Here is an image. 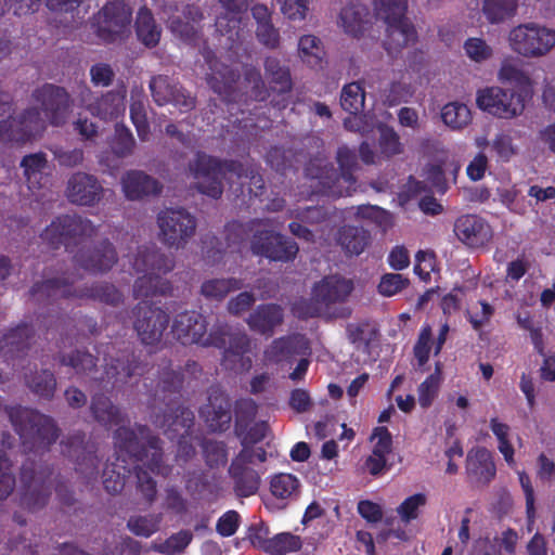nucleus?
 <instances>
[{
    "instance_id": "37998d69",
    "label": "nucleus",
    "mask_w": 555,
    "mask_h": 555,
    "mask_svg": "<svg viewBox=\"0 0 555 555\" xmlns=\"http://www.w3.org/2000/svg\"><path fill=\"white\" fill-rule=\"evenodd\" d=\"M57 361L74 370L79 376H92L98 372V358L85 349H75L69 353L60 352Z\"/></svg>"
},
{
    "instance_id": "5701e85b",
    "label": "nucleus",
    "mask_w": 555,
    "mask_h": 555,
    "mask_svg": "<svg viewBox=\"0 0 555 555\" xmlns=\"http://www.w3.org/2000/svg\"><path fill=\"white\" fill-rule=\"evenodd\" d=\"M150 90L154 102L159 106L171 103L184 112L195 107V99L167 75L153 76Z\"/></svg>"
},
{
    "instance_id": "f8f14e48",
    "label": "nucleus",
    "mask_w": 555,
    "mask_h": 555,
    "mask_svg": "<svg viewBox=\"0 0 555 555\" xmlns=\"http://www.w3.org/2000/svg\"><path fill=\"white\" fill-rule=\"evenodd\" d=\"M159 240L168 247L183 248L195 234L196 219L184 208H165L157 215Z\"/></svg>"
},
{
    "instance_id": "6ab92c4d",
    "label": "nucleus",
    "mask_w": 555,
    "mask_h": 555,
    "mask_svg": "<svg viewBox=\"0 0 555 555\" xmlns=\"http://www.w3.org/2000/svg\"><path fill=\"white\" fill-rule=\"evenodd\" d=\"M31 96L52 126L59 127L66 122L72 100L65 88L44 83L35 89Z\"/></svg>"
},
{
    "instance_id": "c03bdc74",
    "label": "nucleus",
    "mask_w": 555,
    "mask_h": 555,
    "mask_svg": "<svg viewBox=\"0 0 555 555\" xmlns=\"http://www.w3.org/2000/svg\"><path fill=\"white\" fill-rule=\"evenodd\" d=\"M135 33L138 39L147 48H154L160 40L162 29L156 24L153 13L142 7L137 14Z\"/></svg>"
},
{
    "instance_id": "f257e3e1",
    "label": "nucleus",
    "mask_w": 555,
    "mask_h": 555,
    "mask_svg": "<svg viewBox=\"0 0 555 555\" xmlns=\"http://www.w3.org/2000/svg\"><path fill=\"white\" fill-rule=\"evenodd\" d=\"M93 420L106 429L116 427L113 434L114 447L127 453L131 459L141 461L156 475L166 476L169 467L164 464L162 440L146 425L126 426L130 420L109 397L96 392L91 397L89 406Z\"/></svg>"
},
{
    "instance_id": "5fc2aeb1",
    "label": "nucleus",
    "mask_w": 555,
    "mask_h": 555,
    "mask_svg": "<svg viewBox=\"0 0 555 555\" xmlns=\"http://www.w3.org/2000/svg\"><path fill=\"white\" fill-rule=\"evenodd\" d=\"M518 0H485L483 14L490 23H499L516 13Z\"/></svg>"
},
{
    "instance_id": "0eeeda50",
    "label": "nucleus",
    "mask_w": 555,
    "mask_h": 555,
    "mask_svg": "<svg viewBox=\"0 0 555 555\" xmlns=\"http://www.w3.org/2000/svg\"><path fill=\"white\" fill-rule=\"evenodd\" d=\"M173 268V258L165 255L155 245L139 247L133 260V269L143 275L134 281V298L147 300L157 295L170 294L172 285L163 275L169 273Z\"/></svg>"
},
{
    "instance_id": "423d86ee",
    "label": "nucleus",
    "mask_w": 555,
    "mask_h": 555,
    "mask_svg": "<svg viewBox=\"0 0 555 555\" xmlns=\"http://www.w3.org/2000/svg\"><path fill=\"white\" fill-rule=\"evenodd\" d=\"M5 412L26 453L47 452L60 437L61 430L49 415L21 405L7 406Z\"/></svg>"
},
{
    "instance_id": "338daca9",
    "label": "nucleus",
    "mask_w": 555,
    "mask_h": 555,
    "mask_svg": "<svg viewBox=\"0 0 555 555\" xmlns=\"http://www.w3.org/2000/svg\"><path fill=\"white\" fill-rule=\"evenodd\" d=\"M409 285V279L404 278L400 273H386L380 278V282L377 286L378 293L383 296L390 297Z\"/></svg>"
},
{
    "instance_id": "9b49d317",
    "label": "nucleus",
    "mask_w": 555,
    "mask_h": 555,
    "mask_svg": "<svg viewBox=\"0 0 555 555\" xmlns=\"http://www.w3.org/2000/svg\"><path fill=\"white\" fill-rule=\"evenodd\" d=\"M132 318L133 330L145 346L160 343L170 321L169 314L150 300H140L132 308Z\"/></svg>"
},
{
    "instance_id": "b1692460",
    "label": "nucleus",
    "mask_w": 555,
    "mask_h": 555,
    "mask_svg": "<svg viewBox=\"0 0 555 555\" xmlns=\"http://www.w3.org/2000/svg\"><path fill=\"white\" fill-rule=\"evenodd\" d=\"M143 372V363L140 354L133 349L119 350L116 357H112L105 364L104 375L99 378L115 387L118 384H126L132 376Z\"/></svg>"
},
{
    "instance_id": "774afa93",
    "label": "nucleus",
    "mask_w": 555,
    "mask_h": 555,
    "mask_svg": "<svg viewBox=\"0 0 555 555\" xmlns=\"http://www.w3.org/2000/svg\"><path fill=\"white\" fill-rule=\"evenodd\" d=\"M379 149L386 156H393L402 152V145L398 133L390 127L384 126L379 129Z\"/></svg>"
},
{
    "instance_id": "e433bc0d",
    "label": "nucleus",
    "mask_w": 555,
    "mask_h": 555,
    "mask_svg": "<svg viewBox=\"0 0 555 555\" xmlns=\"http://www.w3.org/2000/svg\"><path fill=\"white\" fill-rule=\"evenodd\" d=\"M284 321L283 309L278 304H261L247 318L249 328L261 335L271 336L274 328Z\"/></svg>"
},
{
    "instance_id": "9d476101",
    "label": "nucleus",
    "mask_w": 555,
    "mask_h": 555,
    "mask_svg": "<svg viewBox=\"0 0 555 555\" xmlns=\"http://www.w3.org/2000/svg\"><path fill=\"white\" fill-rule=\"evenodd\" d=\"M513 51L525 57H540L555 47V29L537 23H526L514 27L508 35Z\"/></svg>"
},
{
    "instance_id": "4468645a",
    "label": "nucleus",
    "mask_w": 555,
    "mask_h": 555,
    "mask_svg": "<svg viewBox=\"0 0 555 555\" xmlns=\"http://www.w3.org/2000/svg\"><path fill=\"white\" fill-rule=\"evenodd\" d=\"M476 102L480 109L499 118H513L525 109V99L520 93L500 87L478 91Z\"/></svg>"
},
{
    "instance_id": "de8ad7c7",
    "label": "nucleus",
    "mask_w": 555,
    "mask_h": 555,
    "mask_svg": "<svg viewBox=\"0 0 555 555\" xmlns=\"http://www.w3.org/2000/svg\"><path fill=\"white\" fill-rule=\"evenodd\" d=\"M26 386L36 396L52 400L56 390V378L53 372L49 370H41L34 374L25 376Z\"/></svg>"
},
{
    "instance_id": "4c0bfd02",
    "label": "nucleus",
    "mask_w": 555,
    "mask_h": 555,
    "mask_svg": "<svg viewBox=\"0 0 555 555\" xmlns=\"http://www.w3.org/2000/svg\"><path fill=\"white\" fill-rule=\"evenodd\" d=\"M264 78L270 90L278 94L289 93L293 90L291 68L275 56H267L263 62Z\"/></svg>"
},
{
    "instance_id": "2f4dec72",
    "label": "nucleus",
    "mask_w": 555,
    "mask_h": 555,
    "mask_svg": "<svg viewBox=\"0 0 555 555\" xmlns=\"http://www.w3.org/2000/svg\"><path fill=\"white\" fill-rule=\"evenodd\" d=\"M383 42L387 53L395 57L403 48L417 41V31L406 16L386 23Z\"/></svg>"
},
{
    "instance_id": "1a4fd4ad",
    "label": "nucleus",
    "mask_w": 555,
    "mask_h": 555,
    "mask_svg": "<svg viewBox=\"0 0 555 555\" xmlns=\"http://www.w3.org/2000/svg\"><path fill=\"white\" fill-rule=\"evenodd\" d=\"M234 436L241 443V451L236 455L241 457H249L250 447L263 441L269 431L270 426L266 421L255 422L258 413L257 403L250 398H241L234 402Z\"/></svg>"
},
{
    "instance_id": "4d7b16f0",
    "label": "nucleus",
    "mask_w": 555,
    "mask_h": 555,
    "mask_svg": "<svg viewBox=\"0 0 555 555\" xmlns=\"http://www.w3.org/2000/svg\"><path fill=\"white\" fill-rule=\"evenodd\" d=\"M130 119L137 130L141 141H146L150 137V122L146 115V108L142 96L131 95Z\"/></svg>"
},
{
    "instance_id": "6e6d98bb",
    "label": "nucleus",
    "mask_w": 555,
    "mask_h": 555,
    "mask_svg": "<svg viewBox=\"0 0 555 555\" xmlns=\"http://www.w3.org/2000/svg\"><path fill=\"white\" fill-rule=\"evenodd\" d=\"M135 469V490L142 502L146 506H152L157 499V482L150 473L140 466H133Z\"/></svg>"
},
{
    "instance_id": "09e8293b",
    "label": "nucleus",
    "mask_w": 555,
    "mask_h": 555,
    "mask_svg": "<svg viewBox=\"0 0 555 555\" xmlns=\"http://www.w3.org/2000/svg\"><path fill=\"white\" fill-rule=\"evenodd\" d=\"M199 447L207 467L219 468L228 463L229 450L224 441L203 438Z\"/></svg>"
},
{
    "instance_id": "680f3d73",
    "label": "nucleus",
    "mask_w": 555,
    "mask_h": 555,
    "mask_svg": "<svg viewBox=\"0 0 555 555\" xmlns=\"http://www.w3.org/2000/svg\"><path fill=\"white\" fill-rule=\"evenodd\" d=\"M375 10L376 15L388 23L405 16L408 0H377Z\"/></svg>"
},
{
    "instance_id": "ea45409f",
    "label": "nucleus",
    "mask_w": 555,
    "mask_h": 555,
    "mask_svg": "<svg viewBox=\"0 0 555 555\" xmlns=\"http://www.w3.org/2000/svg\"><path fill=\"white\" fill-rule=\"evenodd\" d=\"M371 241V234L362 227L343 225L337 233V242L346 254L358 256L364 251Z\"/></svg>"
},
{
    "instance_id": "a878e982",
    "label": "nucleus",
    "mask_w": 555,
    "mask_h": 555,
    "mask_svg": "<svg viewBox=\"0 0 555 555\" xmlns=\"http://www.w3.org/2000/svg\"><path fill=\"white\" fill-rule=\"evenodd\" d=\"M456 237L472 248L487 245L492 236L491 225L478 215H463L454 222Z\"/></svg>"
},
{
    "instance_id": "473e14b6",
    "label": "nucleus",
    "mask_w": 555,
    "mask_h": 555,
    "mask_svg": "<svg viewBox=\"0 0 555 555\" xmlns=\"http://www.w3.org/2000/svg\"><path fill=\"white\" fill-rule=\"evenodd\" d=\"M121 186L126 198L138 201L151 195H158L163 184L142 170H129L121 177Z\"/></svg>"
},
{
    "instance_id": "a211bd4d",
    "label": "nucleus",
    "mask_w": 555,
    "mask_h": 555,
    "mask_svg": "<svg viewBox=\"0 0 555 555\" xmlns=\"http://www.w3.org/2000/svg\"><path fill=\"white\" fill-rule=\"evenodd\" d=\"M44 120L37 107L24 109L17 118L0 120V141L26 143L44 130Z\"/></svg>"
},
{
    "instance_id": "a18cd8bd",
    "label": "nucleus",
    "mask_w": 555,
    "mask_h": 555,
    "mask_svg": "<svg viewBox=\"0 0 555 555\" xmlns=\"http://www.w3.org/2000/svg\"><path fill=\"white\" fill-rule=\"evenodd\" d=\"M21 167L24 169L28 189H40L44 185V170L48 167L44 153L39 152L24 156L21 162Z\"/></svg>"
},
{
    "instance_id": "aec40b11",
    "label": "nucleus",
    "mask_w": 555,
    "mask_h": 555,
    "mask_svg": "<svg viewBox=\"0 0 555 555\" xmlns=\"http://www.w3.org/2000/svg\"><path fill=\"white\" fill-rule=\"evenodd\" d=\"M22 493L20 505L29 511L37 512L43 508L51 495V485L46 478L38 476L34 462H25L20 474Z\"/></svg>"
},
{
    "instance_id": "864d4df0",
    "label": "nucleus",
    "mask_w": 555,
    "mask_h": 555,
    "mask_svg": "<svg viewBox=\"0 0 555 555\" xmlns=\"http://www.w3.org/2000/svg\"><path fill=\"white\" fill-rule=\"evenodd\" d=\"M365 92L360 82L344 86L340 94V105L344 111L357 115L364 107Z\"/></svg>"
},
{
    "instance_id": "69168bd1",
    "label": "nucleus",
    "mask_w": 555,
    "mask_h": 555,
    "mask_svg": "<svg viewBox=\"0 0 555 555\" xmlns=\"http://www.w3.org/2000/svg\"><path fill=\"white\" fill-rule=\"evenodd\" d=\"M431 336V326L429 324H424L413 347V354L417 360L420 367L424 366L429 360Z\"/></svg>"
},
{
    "instance_id": "6e6552de",
    "label": "nucleus",
    "mask_w": 555,
    "mask_h": 555,
    "mask_svg": "<svg viewBox=\"0 0 555 555\" xmlns=\"http://www.w3.org/2000/svg\"><path fill=\"white\" fill-rule=\"evenodd\" d=\"M95 233L96 227L91 220L66 214L55 217L40 236L50 248L59 249L63 246L74 255Z\"/></svg>"
},
{
    "instance_id": "0e129e2a",
    "label": "nucleus",
    "mask_w": 555,
    "mask_h": 555,
    "mask_svg": "<svg viewBox=\"0 0 555 555\" xmlns=\"http://www.w3.org/2000/svg\"><path fill=\"white\" fill-rule=\"evenodd\" d=\"M245 80L251 85V98L255 101L263 102L267 101L272 92L270 87L266 86V82L260 74V70L256 67H248L244 72Z\"/></svg>"
},
{
    "instance_id": "c9c22d12",
    "label": "nucleus",
    "mask_w": 555,
    "mask_h": 555,
    "mask_svg": "<svg viewBox=\"0 0 555 555\" xmlns=\"http://www.w3.org/2000/svg\"><path fill=\"white\" fill-rule=\"evenodd\" d=\"M115 450L116 457L113 462H109L105 465L102 476L104 489L109 494H117L124 490L126 479L129 477L133 468L124 456H128V459L133 463L140 462L131 459L125 452H119L117 449Z\"/></svg>"
},
{
    "instance_id": "cd10ccee",
    "label": "nucleus",
    "mask_w": 555,
    "mask_h": 555,
    "mask_svg": "<svg viewBox=\"0 0 555 555\" xmlns=\"http://www.w3.org/2000/svg\"><path fill=\"white\" fill-rule=\"evenodd\" d=\"M248 460L249 457L235 455L228 468V475L233 483V492L240 499L255 495L261 485L259 473L249 466Z\"/></svg>"
},
{
    "instance_id": "8fccbe9b",
    "label": "nucleus",
    "mask_w": 555,
    "mask_h": 555,
    "mask_svg": "<svg viewBox=\"0 0 555 555\" xmlns=\"http://www.w3.org/2000/svg\"><path fill=\"white\" fill-rule=\"evenodd\" d=\"M300 481L287 473L275 474L270 480V492L279 500H294L299 495Z\"/></svg>"
},
{
    "instance_id": "3c124183",
    "label": "nucleus",
    "mask_w": 555,
    "mask_h": 555,
    "mask_svg": "<svg viewBox=\"0 0 555 555\" xmlns=\"http://www.w3.org/2000/svg\"><path fill=\"white\" fill-rule=\"evenodd\" d=\"M302 542L300 537L291 532H281L264 541L262 551L271 555H284L285 553L297 552L301 548Z\"/></svg>"
},
{
    "instance_id": "20e7f679",
    "label": "nucleus",
    "mask_w": 555,
    "mask_h": 555,
    "mask_svg": "<svg viewBox=\"0 0 555 555\" xmlns=\"http://www.w3.org/2000/svg\"><path fill=\"white\" fill-rule=\"evenodd\" d=\"M188 169L191 176L197 180L196 190L214 199H219L223 194V179L227 173L234 175L237 179L249 178L251 183L264 189L263 179L253 169L245 167L234 159H220L203 151H197L194 158L189 162Z\"/></svg>"
},
{
    "instance_id": "f704fd0d",
    "label": "nucleus",
    "mask_w": 555,
    "mask_h": 555,
    "mask_svg": "<svg viewBox=\"0 0 555 555\" xmlns=\"http://www.w3.org/2000/svg\"><path fill=\"white\" fill-rule=\"evenodd\" d=\"M203 18V12L198 7L186 5L182 15H172L168 18V28L182 41L191 43L198 37V25Z\"/></svg>"
},
{
    "instance_id": "39448f33",
    "label": "nucleus",
    "mask_w": 555,
    "mask_h": 555,
    "mask_svg": "<svg viewBox=\"0 0 555 555\" xmlns=\"http://www.w3.org/2000/svg\"><path fill=\"white\" fill-rule=\"evenodd\" d=\"M29 294L39 305H54L60 299L74 298L92 299L113 307H117L124 301L122 293L111 283L99 282L76 288L74 281H69L64 272H61V275L36 282Z\"/></svg>"
},
{
    "instance_id": "58836bf2",
    "label": "nucleus",
    "mask_w": 555,
    "mask_h": 555,
    "mask_svg": "<svg viewBox=\"0 0 555 555\" xmlns=\"http://www.w3.org/2000/svg\"><path fill=\"white\" fill-rule=\"evenodd\" d=\"M466 470L469 477L482 486L488 485L496 473L492 455L486 448H478L474 453H468Z\"/></svg>"
},
{
    "instance_id": "603ef678",
    "label": "nucleus",
    "mask_w": 555,
    "mask_h": 555,
    "mask_svg": "<svg viewBox=\"0 0 555 555\" xmlns=\"http://www.w3.org/2000/svg\"><path fill=\"white\" fill-rule=\"evenodd\" d=\"M441 118L448 127L462 129L470 122L472 113L466 104L451 102L442 107Z\"/></svg>"
},
{
    "instance_id": "79ce46f5",
    "label": "nucleus",
    "mask_w": 555,
    "mask_h": 555,
    "mask_svg": "<svg viewBox=\"0 0 555 555\" xmlns=\"http://www.w3.org/2000/svg\"><path fill=\"white\" fill-rule=\"evenodd\" d=\"M244 283L237 278H212L201 285V295L209 300L221 302L230 293L242 289Z\"/></svg>"
},
{
    "instance_id": "c85d7f7f",
    "label": "nucleus",
    "mask_w": 555,
    "mask_h": 555,
    "mask_svg": "<svg viewBox=\"0 0 555 555\" xmlns=\"http://www.w3.org/2000/svg\"><path fill=\"white\" fill-rule=\"evenodd\" d=\"M225 13L219 15L216 20L217 30L222 36H228L231 41L230 48L242 41L243 28L242 13L248 9V0H218Z\"/></svg>"
},
{
    "instance_id": "49530a36",
    "label": "nucleus",
    "mask_w": 555,
    "mask_h": 555,
    "mask_svg": "<svg viewBox=\"0 0 555 555\" xmlns=\"http://www.w3.org/2000/svg\"><path fill=\"white\" fill-rule=\"evenodd\" d=\"M298 54L309 67H322L325 51L321 39L313 35L301 36L298 42Z\"/></svg>"
},
{
    "instance_id": "a19ab883",
    "label": "nucleus",
    "mask_w": 555,
    "mask_h": 555,
    "mask_svg": "<svg viewBox=\"0 0 555 555\" xmlns=\"http://www.w3.org/2000/svg\"><path fill=\"white\" fill-rule=\"evenodd\" d=\"M369 10L360 3H349L339 13V24L344 31L354 38L363 35L367 24Z\"/></svg>"
},
{
    "instance_id": "c756f323",
    "label": "nucleus",
    "mask_w": 555,
    "mask_h": 555,
    "mask_svg": "<svg viewBox=\"0 0 555 555\" xmlns=\"http://www.w3.org/2000/svg\"><path fill=\"white\" fill-rule=\"evenodd\" d=\"M208 322L206 318L196 311L178 313L172 322L173 337L182 345L198 344L206 334Z\"/></svg>"
},
{
    "instance_id": "bb28decb",
    "label": "nucleus",
    "mask_w": 555,
    "mask_h": 555,
    "mask_svg": "<svg viewBox=\"0 0 555 555\" xmlns=\"http://www.w3.org/2000/svg\"><path fill=\"white\" fill-rule=\"evenodd\" d=\"M103 192V186L99 180L89 173L76 172L67 182V198L76 205L93 206L101 201Z\"/></svg>"
},
{
    "instance_id": "dca6fc26",
    "label": "nucleus",
    "mask_w": 555,
    "mask_h": 555,
    "mask_svg": "<svg viewBox=\"0 0 555 555\" xmlns=\"http://www.w3.org/2000/svg\"><path fill=\"white\" fill-rule=\"evenodd\" d=\"M127 87L121 81L115 90L107 91L101 95H94L89 89L81 91L80 100L86 109L94 117L102 120H115L124 115L126 111Z\"/></svg>"
},
{
    "instance_id": "7c9ffc66",
    "label": "nucleus",
    "mask_w": 555,
    "mask_h": 555,
    "mask_svg": "<svg viewBox=\"0 0 555 555\" xmlns=\"http://www.w3.org/2000/svg\"><path fill=\"white\" fill-rule=\"evenodd\" d=\"M353 288L352 280L337 274L327 275L314 284L312 296L317 302L331 306L346 301Z\"/></svg>"
},
{
    "instance_id": "393cba45",
    "label": "nucleus",
    "mask_w": 555,
    "mask_h": 555,
    "mask_svg": "<svg viewBox=\"0 0 555 555\" xmlns=\"http://www.w3.org/2000/svg\"><path fill=\"white\" fill-rule=\"evenodd\" d=\"M309 350V341L304 335L289 334L273 339L264 350V359L276 365L293 364L296 357L305 356Z\"/></svg>"
},
{
    "instance_id": "7ed1b4c3",
    "label": "nucleus",
    "mask_w": 555,
    "mask_h": 555,
    "mask_svg": "<svg viewBox=\"0 0 555 555\" xmlns=\"http://www.w3.org/2000/svg\"><path fill=\"white\" fill-rule=\"evenodd\" d=\"M339 172L324 157H313L305 166V177L315 181L311 186L318 192L333 197L350 196L357 191L354 172L359 168L358 155L346 145L339 146L336 153Z\"/></svg>"
},
{
    "instance_id": "412c9836",
    "label": "nucleus",
    "mask_w": 555,
    "mask_h": 555,
    "mask_svg": "<svg viewBox=\"0 0 555 555\" xmlns=\"http://www.w3.org/2000/svg\"><path fill=\"white\" fill-rule=\"evenodd\" d=\"M73 261L90 273H105L118 261L115 246L108 238H103L92 246H80L73 255Z\"/></svg>"
},
{
    "instance_id": "72a5a7b5",
    "label": "nucleus",
    "mask_w": 555,
    "mask_h": 555,
    "mask_svg": "<svg viewBox=\"0 0 555 555\" xmlns=\"http://www.w3.org/2000/svg\"><path fill=\"white\" fill-rule=\"evenodd\" d=\"M34 335L31 324L25 322L18 324L1 337L0 353L7 360L22 357L29 349Z\"/></svg>"
},
{
    "instance_id": "2eb2a0df",
    "label": "nucleus",
    "mask_w": 555,
    "mask_h": 555,
    "mask_svg": "<svg viewBox=\"0 0 555 555\" xmlns=\"http://www.w3.org/2000/svg\"><path fill=\"white\" fill-rule=\"evenodd\" d=\"M64 455L75 461V470L82 475L87 482L96 479L101 460L96 455L94 446L86 442V434L78 430L61 442Z\"/></svg>"
},
{
    "instance_id": "ddd939ff",
    "label": "nucleus",
    "mask_w": 555,
    "mask_h": 555,
    "mask_svg": "<svg viewBox=\"0 0 555 555\" xmlns=\"http://www.w3.org/2000/svg\"><path fill=\"white\" fill-rule=\"evenodd\" d=\"M131 15L132 12L124 0L107 2L95 16L98 37L107 43L122 39L129 30Z\"/></svg>"
},
{
    "instance_id": "13d9d810",
    "label": "nucleus",
    "mask_w": 555,
    "mask_h": 555,
    "mask_svg": "<svg viewBox=\"0 0 555 555\" xmlns=\"http://www.w3.org/2000/svg\"><path fill=\"white\" fill-rule=\"evenodd\" d=\"M188 500L178 486L167 485L164 488L162 508L165 512L182 516L188 512Z\"/></svg>"
},
{
    "instance_id": "bf43d9fd",
    "label": "nucleus",
    "mask_w": 555,
    "mask_h": 555,
    "mask_svg": "<svg viewBox=\"0 0 555 555\" xmlns=\"http://www.w3.org/2000/svg\"><path fill=\"white\" fill-rule=\"evenodd\" d=\"M135 145L134 138L128 127L117 122L109 146L118 157H125L132 153Z\"/></svg>"
},
{
    "instance_id": "052dcab7",
    "label": "nucleus",
    "mask_w": 555,
    "mask_h": 555,
    "mask_svg": "<svg viewBox=\"0 0 555 555\" xmlns=\"http://www.w3.org/2000/svg\"><path fill=\"white\" fill-rule=\"evenodd\" d=\"M160 520V515L131 516L127 521V527L138 537L150 538L158 531Z\"/></svg>"
},
{
    "instance_id": "e2e57ef3",
    "label": "nucleus",
    "mask_w": 555,
    "mask_h": 555,
    "mask_svg": "<svg viewBox=\"0 0 555 555\" xmlns=\"http://www.w3.org/2000/svg\"><path fill=\"white\" fill-rule=\"evenodd\" d=\"M426 503L427 496L424 493H415L403 500L397 507V513L404 524H410L418 517L420 508L424 507Z\"/></svg>"
},
{
    "instance_id": "f3484780",
    "label": "nucleus",
    "mask_w": 555,
    "mask_h": 555,
    "mask_svg": "<svg viewBox=\"0 0 555 555\" xmlns=\"http://www.w3.org/2000/svg\"><path fill=\"white\" fill-rule=\"evenodd\" d=\"M250 249L254 255L281 262L294 260L299 250L295 241L272 230L256 231L250 242Z\"/></svg>"
},
{
    "instance_id": "f03ea898",
    "label": "nucleus",
    "mask_w": 555,
    "mask_h": 555,
    "mask_svg": "<svg viewBox=\"0 0 555 555\" xmlns=\"http://www.w3.org/2000/svg\"><path fill=\"white\" fill-rule=\"evenodd\" d=\"M184 376L181 370H172L170 363L159 371L156 387L149 402L152 422L160 428L180 424L184 434L194 425L193 412L180 404Z\"/></svg>"
},
{
    "instance_id": "4be33fe9",
    "label": "nucleus",
    "mask_w": 555,
    "mask_h": 555,
    "mask_svg": "<svg viewBox=\"0 0 555 555\" xmlns=\"http://www.w3.org/2000/svg\"><path fill=\"white\" fill-rule=\"evenodd\" d=\"M230 397L219 390L209 391L207 403L199 409V415L211 433H225L234 416Z\"/></svg>"
}]
</instances>
